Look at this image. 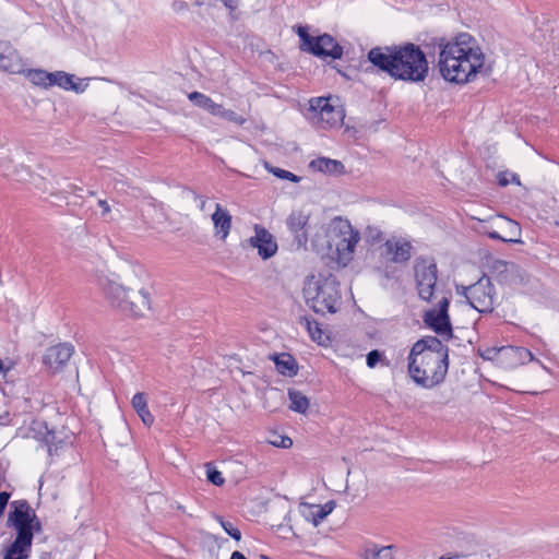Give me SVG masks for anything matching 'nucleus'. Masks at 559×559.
<instances>
[{
    "label": "nucleus",
    "instance_id": "f257e3e1",
    "mask_svg": "<svg viewBox=\"0 0 559 559\" xmlns=\"http://www.w3.org/2000/svg\"><path fill=\"white\" fill-rule=\"evenodd\" d=\"M367 60L392 79L406 82H423L429 71L426 53L413 43L373 47Z\"/></svg>",
    "mask_w": 559,
    "mask_h": 559
},
{
    "label": "nucleus",
    "instance_id": "f03ea898",
    "mask_svg": "<svg viewBox=\"0 0 559 559\" xmlns=\"http://www.w3.org/2000/svg\"><path fill=\"white\" fill-rule=\"evenodd\" d=\"M448 348L436 336L418 340L408 355V373L424 388H432L444 380L448 371Z\"/></svg>",
    "mask_w": 559,
    "mask_h": 559
},
{
    "label": "nucleus",
    "instance_id": "7ed1b4c3",
    "mask_svg": "<svg viewBox=\"0 0 559 559\" xmlns=\"http://www.w3.org/2000/svg\"><path fill=\"white\" fill-rule=\"evenodd\" d=\"M475 331L471 328H461L460 335L456 334V341L461 338H466L467 346L462 344H456V348L463 347L465 353H457L456 356H463L464 361L463 365H466V369L464 368L462 372L473 371L476 372V359L480 356L484 360L493 361L498 367L502 369H513L520 367L527 361H536L540 366L543 364L540 360L535 359L533 354L525 347L521 346H500V347H488L484 350L477 349L473 346V337L475 336Z\"/></svg>",
    "mask_w": 559,
    "mask_h": 559
},
{
    "label": "nucleus",
    "instance_id": "20e7f679",
    "mask_svg": "<svg viewBox=\"0 0 559 559\" xmlns=\"http://www.w3.org/2000/svg\"><path fill=\"white\" fill-rule=\"evenodd\" d=\"M302 295L306 305L318 314H334L342 305L341 283L331 273L307 276Z\"/></svg>",
    "mask_w": 559,
    "mask_h": 559
},
{
    "label": "nucleus",
    "instance_id": "39448f33",
    "mask_svg": "<svg viewBox=\"0 0 559 559\" xmlns=\"http://www.w3.org/2000/svg\"><path fill=\"white\" fill-rule=\"evenodd\" d=\"M102 285L110 305L123 313L141 317L151 309V296L144 288L135 292L109 280Z\"/></svg>",
    "mask_w": 559,
    "mask_h": 559
},
{
    "label": "nucleus",
    "instance_id": "423d86ee",
    "mask_svg": "<svg viewBox=\"0 0 559 559\" xmlns=\"http://www.w3.org/2000/svg\"><path fill=\"white\" fill-rule=\"evenodd\" d=\"M326 235L329 249L335 247L338 260L350 261L360 239V233L352 226L350 222L342 216H335L329 224Z\"/></svg>",
    "mask_w": 559,
    "mask_h": 559
},
{
    "label": "nucleus",
    "instance_id": "0eeeda50",
    "mask_svg": "<svg viewBox=\"0 0 559 559\" xmlns=\"http://www.w3.org/2000/svg\"><path fill=\"white\" fill-rule=\"evenodd\" d=\"M295 33L299 37V49L320 59L331 58L337 60L343 57V47L330 34L324 33L312 36L308 32V26L296 25Z\"/></svg>",
    "mask_w": 559,
    "mask_h": 559
},
{
    "label": "nucleus",
    "instance_id": "6e6552de",
    "mask_svg": "<svg viewBox=\"0 0 559 559\" xmlns=\"http://www.w3.org/2000/svg\"><path fill=\"white\" fill-rule=\"evenodd\" d=\"M461 288L464 300L456 305L460 310L472 307L478 312H488L493 309V287L489 277L483 276L476 283L469 286L462 285Z\"/></svg>",
    "mask_w": 559,
    "mask_h": 559
},
{
    "label": "nucleus",
    "instance_id": "1a4fd4ad",
    "mask_svg": "<svg viewBox=\"0 0 559 559\" xmlns=\"http://www.w3.org/2000/svg\"><path fill=\"white\" fill-rule=\"evenodd\" d=\"M7 524L16 531V535L24 534L29 538H34L35 532L41 531V523L26 500L11 502Z\"/></svg>",
    "mask_w": 559,
    "mask_h": 559
},
{
    "label": "nucleus",
    "instance_id": "9d476101",
    "mask_svg": "<svg viewBox=\"0 0 559 559\" xmlns=\"http://www.w3.org/2000/svg\"><path fill=\"white\" fill-rule=\"evenodd\" d=\"M438 269L433 260L419 257L415 260L414 276L418 296L431 301L437 292Z\"/></svg>",
    "mask_w": 559,
    "mask_h": 559
},
{
    "label": "nucleus",
    "instance_id": "9b49d317",
    "mask_svg": "<svg viewBox=\"0 0 559 559\" xmlns=\"http://www.w3.org/2000/svg\"><path fill=\"white\" fill-rule=\"evenodd\" d=\"M481 537L475 527L460 521L456 525V559H484Z\"/></svg>",
    "mask_w": 559,
    "mask_h": 559
},
{
    "label": "nucleus",
    "instance_id": "f8f14e48",
    "mask_svg": "<svg viewBox=\"0 0 559 559\" xmlns=\"http://www.w3.org/2000/svg\"><path fill=\"white\" fill-rule=\"evenodd\" d=\"M469 55H456V84L471 82L484 66L480 49L468 50Z\"/></svg>",
    "mask_w": 559,
    "mask_h": 559
},
{
    "label": "nucleus",
    "instance_id": "ddd939ff",
    "mask_svg": "<svg viewBox=\"0 0 559 559\" xmlns=\"http://www.w3.org/2000/svg\"><path fill=\"white\" fill-rule=\"evenodd\" d=\"M449 299L443 296L438 301V309H431L425 312L423 319L425 324L432 329L437 334H448L452 337V325L448 314Z\"/></svg>",
    "mask_w": 559,
    "mask_h": 559
},
{
    "label": "nucleus",
    "instance_id": "4468645a",
    "mask_svg": "<svg viewBox=\"0 0 559 559\" xmlns=\"http://www.w3.org/2000/svg\"><path fill=\"white\" fill-rule=\"evenodd\" d=\"M313 111L328 127H336L344 119V110L331 104V97H317L310 100Z\"/></svg>",
    "mask_w": 559,
    "mask_h": 559
},
{
    "label": "nucleus",
    "instance_id": "2eb2a0df",
    "mask_svg": "<svg viewBox=\"0 0 559 559\" xmlns=\"http://www.w3.org/2000/svg\"><path fill=\"white\" fill-rule=\"evenodd\" d=\"M412 243L404 238L388 239L381 247V255L396 264H405L412 258Z\"/></svg>",
    "mask_w": 559,
    "mask_h": 559
},
{
    "label": "nucleus",
    "instance_id": "dca6fc26",
    "mask_svg": "<svg viewBox=\"0 0 559 559\" xmlns=\"http://www.w3.org/2000/svg\"><path fill=\"white\" fill-rule=\"evenodd\" d=\"M310 214L304 211H293L287 219L286 226L294 237L297 248H306L308 242Z\"/></svg>",
    "mask_w": 559,
    "mask_h": 559
},
{
    "label": "nucleus",
    "instance_id": "f3484780",
    "mask_svg": "<svg viewBox=\"0 0 559 559\" xmlns=\"http://www.w3.org/2000/svg\"><path fill=\"white\" fill-rule=\"evenodd\" d=\"M252 248L258 249V254L267 260L277 252V242L274 236L263 226L254 225V236L249 239Z\"/></svg>",
    "mask_w": 559,
    "mask_h": 559
},
{
    "label": "nucleus",
    "instance_id": "a211bd4d",
    "mask_svg": "<svg viewBox=\"0 0 559 559\" xmlns=\"http://www.w3.org/2000/svg\"><path fill=\"white\" fill-rule=\"evenodd\" d=\"M73 346L61 343L49 347L43 356V362L53 372L61 370L73 355Z\"/></svg>",
    "mask_w": 559,
    "mask_h": 559
},
{
    "label": "nucleus",
    "instance_id": "6ab92c4d",
    "mask_svg": "<svg viewBox=\"0 0 559 559\" xmlns=\"http://www.w3.org/2000/svg\"><path fill=\"white\" fill-rule=\"evenodd\" d=\"M0 69L11 74L25 72V63L20 53L10 43H0Z\"/></svg>",
    "mask_w": 559,
    "mask_h": 559
},
{
    "label": "nucleus",
    "instance_id": "aec40b11",
    "mask_svg": "<svg viewBox=\"0 0 559 559\" xmlns=\"http://www.w3.org/2000/svg\"><path fill=\"white\" fill-rule=\"evenodd\" d=\"M493 221L495 226L501 233L497 230L486 231L489 238L501 240L503 242H519L518 237L520 236L521 228L516 222L504 216H497Z\"/></svg>",
    "mask_w": 559,
    "mask_h": 559
},
{
    "label": "nucleus",
    "instance_id": "412c9836",
    "mask_svg": "<svg viewBox=\"0 0 559 559\" xmlns=\"http://www.w3.org/2000/svg\"><path fill=\"white\" fill-rule=\"evenodd\" d=\"M432 40L433 45H438L440 47L438 67L442 78L450 83H454V74H452V72H454V66L451 69L448 64L449 59H454V51L451 43L445 41L444 38H433Z\"/></svg>",
    "mask_w": 559,
    "mask_h": 559
},
{
    "label": "nucleus",
    "instance_id": "4be33fe9",
    "mask_svg": "<svg viewBox=\"0 0 559 559\" xmlns=\"http://www.w3.org/2000/svg\"><path fill=\"white\" fill-rule=\"evenodd\" d=\"M75 80L74 74H69L64 71H56L51 72V78L47 85H49V87L57 85L66 91H73L78 94L83 93L88 84L85 83L84 80L78 79V82Z\"/></svg>",
    "mask_w": 559,
    "mask_h": 559
},
{
    "label": "nucleus",
    "instance_id": "5701e85b",
    "mask_svg": "<svg viewBox=\"0 0 559 559\" xmlns=\"http://www.w3.org/2000/svg\"><path fill=\"white\" fill-rule=\"evenodd\" d=\"M33 538L17 534L15 539L7 547L2 559H27L31 556Z\"/></svg>",
    "mask_w": 559,
    "mask_h": 559
},
{
    "label": "nucleus",
    "instance_id": "b1692460",
    "mask_svg": "<svg viewBox=\"0 0 559 559\" xmlns=\"http://www.w3.org/2000/svg\"><path fill=\"white\" fill-rule=\"evenodd\" d=\"M308 167L313 171H319L331 176L345 174V166L343 163L329 157L314 158L309 163Z\"/></svg>",
    "mask_w": 559,
    "mask_h": 559
},
{
    "label": "nucleus",
    "instance_id": "393cba45",
    "mask_svg": "<svg viewBox=\"0 0 559 559\" xmlns=\"http://www.w3.org/2000/svg\"><path fill=\"white\" fill-rule=\"evenodd\" d=\"M212 221L216 229V235H221V238L225 239L231 228V215L229 212L217 203L215 212L212 214Z\"/></svg>",
    "mask_w": 559,
    "mask_h": 559
},
{
    "label": "nucleus",
    "instance_id": "a878e982",
    "mask_svg": "<svg viewBox=\"0 0 559 559\" xmlns=\"http://www.w3.org/2000/svg\"><path fill=\"white\" fill-rule=\"evenodd\" d=\"M276 370L285 377H295L298 373V364L288 353L276 354L272 357Z\"/></svg>",
    "mask_w": 559,
    "mask_h": 559
},
{
    "label": "nucleus",
    "instance_id": "bb28decb",
    "mask_svg": "<svg viewBox=\"0 0 559 559\" xmlns=\"http://www.w3.org/2000/svg\"><path fill=\"white\" fill-rule=\"evenodd\" d=\"M131 404L144 425L151 426L154 423V416L148 409L146 396L144 393H135L132 397Z\"/></svg>",
    "mask_w": 559,
    "mask_h": 559
},
{
    "label": "nucleus",
    "instance_id": "cd10ccee",
    "mask_svg": "<svg viewBox=\"0 0 559 559\" xmlns=\"http://www.w3.org/2000/svg\"><path fill=\"white\" fill-rule=\"evenodd\" d=\"M519 266L513 262L495 260L491 264V272L500 282H509L513 275L518 274Z\"/></svg>",
    "mask_w": 559,
    "mask_h": 559
},
{
    "label": "nucleus",
    "instance_id": "c85d7f7f",
    "mask_svg": "<svg viewBox=\"0 0 559 559\" xmlns=\"http://www.w3.org/2000/svg\"><path fill=\"white\" fill-rule=\"evenodd\" d=\"M189 100L197 107L202 108L214 116L215 111L218 110V105L207 95L193 91L188 95Z\"/></svg>",
    "mask_w": 559,
    "mask_h": 559
},
{
    "label": "nucleus",
    "instance_id": "c756f323",
    "mask_svg": "<svg viewBox=\"0 0 559 559\" xmlns=\"http://www.w3.org/2000/svg\"><path fill=\"white\" fill-rule=\"evenodd\" d=\"M288 399L290 401L289 408L299 414H306L309 408V400L300 391L295 389L288 390Z\"/></svg>",
    "mask_w": 559,
    "mask_h": 559
},
{
    "label": "nucleus",
    "instance_id": "7c9ffc66",
    "mask_svg": "<svg viewBox=\"0 0 559 559\" xmlns=\"http://www.w3.org/2000/svg\"><path fill=\"white\" fill-rule=\"evenodd\" d=\"M335 508V501L330 500L324 504H316L311 508V521L314 526H318Z\"/></svg>",
    "mask_w": 559,
    "mask_h": 559
},
{
    "label": "nucleus",
    "instance_id": "2f4dec72",
    "mask_svg": "<svg viewBox=\"0 0 559 559\" xmlns=\"http://www.w3.org/2000/svg\"><path fill=\"white\" fill-rule=\"evenodd\" d=\"M299 323L306 326L312 341L317 342L318 344L324 343L322 340L323 332L318 321H316L309 316H302L299 318Z\"/></svg>",
    "mask_w": 559,
    "mask_h": 559
},
{
    "label": "nucleus",
    "instance_id": "473e14b6",
    "mask_svg": "<svg viewBox=\"0 0 559 559\" xmlns=\"http://www.w3.org/2000/svg\"><path fill=\"white\" fill-rule=\"evenodd\" d=\"M34 85L40 86L44 88H48L49 85L47 83L49 82L51 78V72H48L43 69H25V72L23 73Z\"/></svg>",
    "mask_w": 559,
    "mask_h": 559
},
{
    "label": "nucleus",
    "instance_id": "72a5a7b5",
    "mask_svg": "<svg viewBox=\"0 0 559 559\" xmlns=\"http://www.w3.org/2000/svg\"><path fill=\"white\" fill-rule=\"evenodd\" d=\"M471 50L480 49L476 39L467 33L456 34V55H469Z\"/></svg>",
    "mask_w": 559,
    "mask_h": 559
},
{
    "label": "nucleus",
    "instance_id": "f704fd0d",
    "mask_svg": "<svg viewBox=\"0 0 559 559\" xmlns=\"http://www.w3.org/2000/svg\"><path fill=\"white\" fill-rule=\"evenodd\" d=\"M392 550H393V546L378 547L377 545H372L371 547L365 548L362 558L364 559H394Z\"/></svg>",
    "mask_w": 559,
    "mask_h": 559
},
{
    "label": "nucleus",
    "instance_id": "c9c22d12",
    "mask_svg": "<svg viewBox=\"0 0 559 559\" xmlns=\"http://www.w3.org/2000/svg\"><path fill=\"white\" fill-rule=\"evenodd\" d=\"M264 167L270 174L274 175L275 177H277L280 179L288 180V181H292L295 183L300 181V177H298L297 175H295L288 170L282 169L280 167L272 166L267 162L264 163Z\"/></svg>",
    "mask_w": 559,
    "mask_h": 559
},
{
    "label": "nucleus",
    "instance_id": "e433bc0d",
    "mask_svg": "<svg viewBox=\"0 0 559 559\" xmlns=\"http://www.w3.org/2000/svg\"><path fill=\"white\" fill-rule=\"evenodd\" d=\"M215 117H221L227 121L234 122L238 126H242L246 122V118L238 115L236 111L230 109H225L223 105H218V110L214 114Z\"/></svg>",
    "mask_w": 559,
    "mask_h": 559
},
{
    "label": "nucleus",
    "instance_id": "4c0bfd02",
    "mask_svg": "<svg viewBox=\"0 0 559 559\" xmlns=\"http://www.w3.org/2000/svg\"><path fill=\"white\" fill-rule=\"evenodd\" d=\"M383 359V354L379 349H372L366 356V364L369 368H374Z\"/></svg>",
    "mask_w": 559,
    "mask_h": 559
},
{
    "label": "nucleus",
    "instance_id": "58836bf2",
    "mask_svg": "<svg viewBox=\"0 0 559 559\" xmlns=\"http://www.w3.org/2000/svg\"><path fill=\"white\" fill-rule=\"evenodd\" d=\"M206 478L210 483H212L215 486H222L225 483V478L223 477L222 473L214 467L207 468Z\"/></svg>",
    "mask_w": 559,
    "mask_h": 559
},
{
    "label": "nucleus",
    "instance_id": "ea45409f",
    "mask_svg": "<svg viewBox=\"0 0 559 559\" xmlns=\"http://www.w3.org/2000/svg\"><path fill=\"white\" fill-rule=\"evenodd\" d=\"M510 182H515L520 185V179L518 175L508 171H502L498 174L499 186L507 187Z\"/></svg>",
    "mask_w": 559,
    "mask_h": 559
},
{
    "label": "nucleus",
    "instance_id": "a19ab883",
    "mask_svg": "<svg viewBox=\"0 0 559 559\" xmlns=\"http://www.w3.org/2000/svg\"><path fill=\"white\" fill-rule=\"evenodd\" d=\"M383 234L380 229L368 227L366 231V241L370 245H374L382 240Z\"/></svg>",
    "mask_w": 559,
    "mask_h": 559
},
{
    "label": "nucleus",
    "instance_id": "79ce46f5",
    "mask_svg": "<svg viewBox=\"0 0 559 559\" xmlns=\"http://www.w3.org/2000/svg\"><path fill=\"white\" fill-rule=\"evenodd\" d=\"M221 524L226 534H228L231 538H234L237 542L240 540L241 532L237 527H235L233 523L222 520Z\"/></svg>",
    "mask_w": 559,
    "mask_h": 559
},
{
    "label": "nucleus",
    "instance_id": "37998d69",
    "mask_svg": "<svg viewBox=\"0 0 559 559\" xmlns=\"http://www.w3.org/2000/svg\"><path fill=\"white\" fill-rule=\"evenodd\" d=\"M11 498V493L8 491H0V519L3 516L5 508Z\"/></svg>",
    "mask_w": 559,
    "mask_h": 559
},
{
    "label": "nucleus",
    "instance_id": "c03bdc74",
    "mask_svg": "<svg viewBox=\"0 0 559 559\" xmlns=\"http://www.w3.org/2000/svg\"><path fill=\"white\" fill-rule=\"evenodd\" d=\"M280 439H281L280 441L278 440L271 441V444H273L274 447L284 448V449L290 448L293 445V440L289 437H280Z\"/></svg>",
    "mask_w": 559,
    "mask_h": 559
},
{
    "label": "nucleus",
    "instance_id": "a18cd8bd",
    "mask_svg": "<svg viewBox=\"0 0 559 559\" xmlns=\"http://www.w3.org/2000/svg\"><path fill=\"white\" fill-rule=\"evenodd\" d=\"M53 439H55V433L52 431L47 430L44 440H45V443L48 447L49 455H53V453L57 452V448L53 449L52 445H51V442H52Z\"/></svg>",
    "mask_w": 559,
    "mask_h": 559
},
{
    "label": "nucleus",
    "instance_id": "49530a36",
    "mask_svg": "<svg viewBox=\"0 0 559 559\" xmlns=\"http://www.w3.org/2000/svg\"><path fill=\"white\" fill-rule=\"evenodd\" d=\"M98 205L102 207V215L106 216L110 212V206L105 200H99Z\"/></svg>",
    "mask_w": 559,
    "mask_h": 559
},
{
    "label": "nucleus",
    "instance_id": "de8ad7c7",
    "mask_svg": "<svg viewBox=\"0 0 559 559\" xmlns=\"http://www.w3.org/2000/svg\"><path fill=\"white\" fill-rule=\"evenodd\" d=\"M10 421L9 413H5L4 415L0 416V426H5Z\"/></svg>",
    "mask_w": 559,
    "mask_h": 559
},
{
    "label": "nucleus",
    "instance_id": "09e8293b",
    "mask_svg": "<svg viewBox=\"0 0 559 559\" xmlns=\"http://www.w3.org/2000/svg\"><path fill=\"white\" fill-rule=\"evenodd\" d=\"M194 198L195 199H200L201 200V209L203 210L204 209V205H205V202L206 200L204 198H202L201 195L194 193Z\"/></svg>",
    "mask_w": 559,
    "mask_h": 559
},
{
    "label": "nucleus",
    "instance_id": "8fccbe9b",
    "mask_svg": "<svg viewBox=\"0 0 559 559\" xmlns=\"http://www.w3.org/2000/svg\"><path fill=\"white\" fill-rule=\"evenodd\" d=\"M69 190H70V192H73V193H74L76 190H80V191H81L82 189H81V188H78V187H76V186H74V185H69Z\"/></svg>",
    "mask_w": 559,
    "mask_h": 559
},
{
    "label": "nucleus",
    "instance_id": "3c124183",
    "mask_svg": "<svg viewBox=\"0 0 559 559\" xmlns=\"http://www.w3.org/2000/svg\"><path fill=\"white\" fill-rule=\"evenodd\" d=\"M3 369V362L2 360L0 359V371Z\"/></svg>",
    "mask_w": 559,
    "mask_h": 559
},
{
    "label": "nucleus",
    "instance_id": "603ef678",
    "mask_svg": "<svg viewBox=\"0 0 559 559\" xmlns=\"http://www.w3.org/2000/svg\"><path fill=\"white\" fill-rule=\"evenodd\" d=\"M439 559H452L451 557L441 556Z\"/></svg>",
    "mask_w": 559,
    "mask_h": 559
},
{
    "label": "nucleus",
    "instance_id": "864d4df0",
    "mask_svg": "<svg viewBox=\"0 0 559 559\" xmlns=\"http://www.w3.org/2000/svg\"><path fill=\"white\" fill-rule=\"evenodd\" d=\"M261 558H262V559H270V558H269L267 556H265V555H261Z\"/></svg>",
    "mask_w": 559,
    "mask_h": 559
}]
</instances>
